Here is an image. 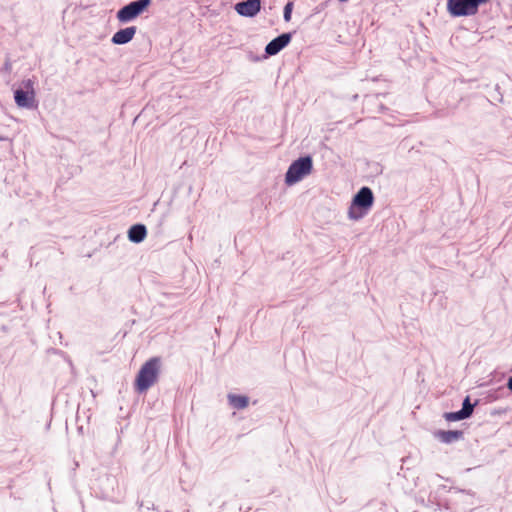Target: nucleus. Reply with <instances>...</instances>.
Returning <instances> with one entry per match:
<instances>
[{"label": "nucleus", "instance_id": "obj_1", "mask_svg": "<svg viewBox=\"0 0 512 512\" xmlns=\"http://www.w3.org/2000/svg\"><path fill=\"white\" fill-rule=\"evenodd\" d=\"M160 364V358L153 357L141 366L134 382V387L137 392L142 393L147 391L158 381Z\"/></svg>", "mask_w": 512, "mask_h": 512}, {"label": "nucleus", "instance_id": "obj_2", "mask_svg": "<svg viewBox=\"0 0 512 512\" xmlns=\"http://www.w3.org/2000/svg\"><path fill=\"white\" fill-rule=\"evenodd\" d=\"M312 169V158L310 156L300 157L289 166L285 174V183L287 185H293L298 183L304 177L311 174Z\"/></svg>", "mask_w": 512, "mask_h": 512}, {"label": "nucleus", "instance_id": "obj_3", "mask_svg": "<svg viewBox=\"0 0 512 512\" xmlns=\"http://www.w3.org/2000/svg\"><path fill=\"white\" fill-rule=\"evenodd\" d=\"M489 0H447V11L453 17L472 16L478 12L479 6Z\"/></svg>", "mask_w": 512, "mask_h": 512}, {"label": "nucleus", "instance_id": "obj_4", "mask_svg": "<svg viewBox=\"0 0 512 512\" xmlns=\"http://www.w3.org/2000/svg\"><path fill=\"white\" fill-rule=\"evenodd\" d=\"M374 202V196L372 190L368 187H362L358 193L354 196L352 206L349 210V216L352 219H359L362 213L356 214L355 208L363 209L364 212L368 211Z\"/></svg>", "mask_w": 512, "mask_h": 512}, {"label": "nucleus", "instance_id": "obj_5", "mask_svg": "<svg viewBox=\"0 0 512 512\" xmlns=\"http://www.w3.org/2000/svg\"><path fill=\"white\" fill-rule=\"evenodd\" d=\"M22 86L23 88L17 89L14 93L17 106L21 108L36 107L34 82L27 79L22 82Z\"/></svg>", "mask_w": 512, "mask_h": 512}, {"label": "nucleus", "instance_id": "obj_6", "mask_svg": "<svg viewBox=\"0 0 512 512\" xmlns=\"http://www.w3.org/2000/svg\"><path fill=\"white\" fill-rule=\"evenodd\" d=\"M150 0H138L129 3L117 12V19L121 23L137 18L149 6Z\"/></svg>", "mask_w": 512, "mask_h": 512}, {"label": "nucleus", "instance_id": "obj_7", "mask_svg": "<svg viewBox=\"0 0 512 512\" xmlns=\"http://www.w3.org/2000/svg\"><path fill=\"white\" fill-rule=\"evenodd\" d=\"M260 8L261 0H246L235 5L236 12L245 17H254Z\"/></svg>", "mask_w": 512, "mask_h": 512}, {"label": "nucleus", "instance_id": "obj_8", "mask_svg": "<svg viewBox=\"0 0 512 512\" xmlns=\"http://www.w3.org/2000/svg\"><path fill=\"white\" fill-rule=\"evenodd\" d=\"M290 40L291 35L288 33H284L273 39L271 42H269L265 48V52L268 55H275L279 51H281L285 46H287Z\"/></svg>", "mask_w": 512, "mask_h": 512}, {"label": "nucleus", "instance_id": "obj_9", "mask_svg": "<svg viewBox=\"0 0 512 512\" xmlns=\"http://www.w3.org/2000/svg\"><path fill=\"white\" fill-rule=\"evenodd\" d=\"M136 27L131 26L117 31L113 37L112 42L117 45H122L130 42L136 34Z\"/></svg>", "mask_w": 512, "mask_h": 512}, {"label": "nucleus", "instance_id": "obj_10", "mask_svg": "<svg viewBox=\"0 0 512 512\" xmlns=\"http://www.w3.org/2000/svg\"><path fill=\"white\" fill-rule=\"evenodd\" d=\"M463 431L460 430H439L435 433V437L443 443H452L463 438Z\"/></svg>", "mask_w": 512, "mask_h": 512}, {"label": "nucleus", "instance_id": "obj_11", "mask_svg": "<svg viewBox=\"0 0 512 512\" xmlns=\"http://www.w3.org/2000/svg\"><path fill=\"white\" fill-rule=\"evenodd\" d=\"M147 230L142 224L133 225L128 231V237L132 242L139 243L146 237Z\"/></svg>", "mask_w": 512, "mask_h": 512}, {"label": "nucleus", "instance_id": "obj_12", "mask_svg": "<svg viewBox=\"0 0 512 512\" xmlns=\"http://www.w3.org/2000/svg\"><path fill=\"white\" fill-rule=\"evenodd\" d=\"M228 400H229L230 405L236 409H244L249 404L248 397L244 396V395L229 394Z\"/></svg>", "mask_w": 512, "mask_h": 512}, {"label": "nucleus", "instance_id": "obj_13", "mask_svg": "<svg viewBox=\"0 0 512 512\" xmlns=\"http://www.w3.org/2000/svg\"><path fill=\"white\" fill-rule=\"evenodd\" d=\"M444 418L447 420V421H459V420H463V419H466V416H464L462 414V411H457V412H448V413H445L444 414Z\"/></svg>", "mask_w": 512, "mask_h": 512}, {"label": "nucleus", "instance_id": "obj_14", "mask_svg": "<svg viewBox=\"0 0 512 512\" xmlns=\"http://www.w3.org/2000/svg\"><path fill=\"white\" fill-rule=\"evenodd\" d=\"M461 411L462 414L466 416V418H468L473 413V405L470 403L468 397L464 400Z\"/></svg>", "mask_w": 512, "mask_h": 512}, {"label": "nucleus", "instance_id": "obj_15", "mask_svg": "<svg viewBox=\"0 0 512 512\" xmlns=\"http://www.w3.org/2000/svg\"><path fill=\"white\" fill-rule=\"evenodd\" d=\"M293 9V3L288 2L284 7V20L289 22L291 20V14Z\"/></svg>", "mask_w": 512, "mask_h": 512}, {"label": "nucleus", "instance_id": "obj_16", "mask_svg": "<svg viewBox=\"0 0 512 512\" xmlns=\"http://www.w3.org/2000/svg\"><path fill=\"white\" fill-rule=\"evenodd\" d=\"M507 387L509 388V390L512 391V377L509 378L508 383H507Z\"/></svg>", "mask_w": 512, "mask_h": 512}]
</instances>
